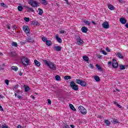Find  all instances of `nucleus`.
Returning <instances> with one entry per match:
<instances>
[{
  "mask_svg": "<svg viewBox=\"0 0 128 128\" xmlns=\"http://www.w3.org/2000/svg\"><path fill=\"white\" fill-rule=\"evenodd\" d=\"M112 66L114 68H118V61H116V60L114 59L113 60Z\"/></svg>",
  "mask_w": 128,
  "mask_h": 128,
  "instance_id": "obj_8",
  "label": "nucleus"
},
{
  "mask_svg": "<svg viewBox=\"0 0 128 128\" xmlns=\"http://www.w3.org/2000/svg\"><path fill=\"white\" fill-rule=\"evenodd\" d=\"M70 126L72 128H74V125L71 124V125H70Z\"/></svg>",
  "mask_w": 128,
  "mask_h": 128,
  "instance_id": "obj_56",
  "label": "nucleus"
},
{
  "mask_svg": "<svg viewBox=\"0 0 128 128\" xmlns=\"http://www.w3.org/2000/svg\"><path fill=\"white\" fill-rule=\"evenodd\" d=\"M125 26H126L127 28H128V23H127V24H125Z\"/></svg>",
  "mask_w": 128,
  "mask_h": 128,
  "instance_id": "obj_58",
  "label": "nucleus"
},
{
  "mask_svg": "<svg viewBox=\"0 0 128 128\" xmlns=\"http://www.w3.org/2000/svg\"><path fill=\"white\" fill-rule=\"evenodd\" d=\"M24 89H25L26 92H28V91L30 90V87H28V86H26V85H24Z\"/></svg>",
  "mask_w": 128,
  "mask_h": 128,
  "instance_id": "obj_26",
  "label": "nucleus"
},
{
  "mask_svg": "<svg viewBox=\"0 0 128 128\" xmlns=\"http://www.w3.org/2000/svg\"><path fill=\"white\" fill-rule=\"evenodd\" d=\"M96 67L98 70H100V72H102V67L100 66L98 64H96Z\"/></svg>",
  "mask_w": 128,
  "mask_h": 128,
  "instance_id": "obj_37",
  "label": "nucleus"
},
{
  "mask_svg": "<svg viewBox=\"0 0 128 128\" xmlns=\"http://www.w3.org/2000/svg\"><path fill=\"white\" fill-rule=\"evenodd\" d=\"M102 26L104 28H110V24L108 22H105L102 24Z\"/></svg>",
  "mask_w": 128,
  "mask_h": 128,
  "instance_id": "obj_10",
  "label": "nucleus"
},
{
  "mask_svg": "<svg viewBox=\"0 0 128 128\" xmlns=\"http://www.w3.org/2000/svg\"><path fill=\"white\" fill-rule=\"evenodd\" d=\"M112 124H118V121L116 119H114L112 121Z\"/></svg>",
  "mask_w": 128,
  "mask_h": 128,
  "instance_id": "obj_30",
  "label": "nucleus"
},
{
  "mask_svg": "<svg viewBox=\"0 0 128 128\" xmlns=\"http://www.w3.org/2000/svg\"><path fill=\"white\" fill-rule=\"evenodd\" d=\"M11 54L12 56H16V52H12Z\"/></svg>",
  "mask_w": 128,
  "mask_h": 128,
  "instance_id": "obj_40",
  "label": "nucleus"
},
{
  "mask_svg": "<svg viewBox=\"0 0 128 128\" xmlns=\"http://www.w3.org/2000/svg\"><path fill=\"white\" fill-rule=\"evenodd\" d=\"M12 46H14L15 48H16L18 46V43H16V42H13L12 43Z\"/></svg>",
  "mask_w": 128,
  "mask_h": 128,
  "instance_id": "obj_34",
  "label": "nucleus"
},
{
  "mask_svg": "<svg viewBox=\"0 0 128 128\" xmlns=\"http://www.w3.org/2000/svg\"><path fill=\"white\" fill-rule=\"evenodd\" d=\"M60 34H64V30H60Z\"/></svg>",
  "mask_w": 128,
  "mask_h": 128,
  "instance_id": "obj_52",
  "label": "nucleus"
},
{
  "mask_svg": "<svg viewBox=\"0 0 128 128\" xmlns=\"http://www.w3.org/2000/svg\"><path fill=\"white\" fill-rule=\"evenodd\" d=\"M31 98H33V100H34V98H35L34 96H31Z\"/></svg>",
  "mask_w": 128,
  "mask_h": 128,
  "instance_id": "obj_61",
  "label": "nucleus"
},
{
  "mask_svg": "<svg viewBox=\"0 0 128 128\" xmlns=\"http://www.w3.org/2000/svg\"><path fill=\"white\" fill-rule=\"evenodd\" d=\"M102 56L101 55H98V58H102Z\"/></svg>",
  "mask_w": 128,
  "mask_h": 128,
  "instance_id": "obj_54",
  "label": "nucleus"
},
{
  "mask_svg": "<svg viewBox=\"0 0 128 128\" xmlns=\"http://www.w3.org/2000/svg\"><path fill=\"white\" fill-rule=\"evenodd\" d=\"M26 42H34V38H32L29 37L26 38Z\"/></svg>",
  "mask_w": 128,
  "mask_h": 128,
  "instance_id": "obj_13",
  "label": "nucleus"
},
{
  "mask_svg": "<svg viewBox=\"0 0 128 128\" xmlns=\"http://www.w3.org/2000/svg\"><path fill=\"white\" fill-rule=\"evenodd\" d=\"M26 8L28 10V12H34V8H30L28 6H26Z\"/></svg>",
  "mask_w": 128,
  "mask_h": 128,
  "instance_id": "obj_17",
  "label": "nucleus"
},
{
  "mask_svg": "<svg viewBox=\"0 0 128 128\" xmlns=\"http://www.w3.org/2000/svg\"><path fill=\"white\" fill-rule=\"evenodd\" d=\"M17 98H18L20 99V98H22V96L18 95V96H17Z\"/></svg>",
  "mask_w": 128,
  "mask_h": 128,
  "instance_id": "obj_55",
  "label": "nucleus"
},
{
  "mask_svg": "<svg viewBox=\"0 0 128 128\" xmlns=\"http://www.w3.org/2000/svg\"><path fill=\"white\" fill-rule=\"evenodd\" d=\"M42 62L44 64L47 66H48V68H50V70H56V64H54L52 62L48 61L46 60H42Z\"/></svg>",
  "mask_w": 128,
  "mask_h": 128,
  "instance_id": "obj_1",
  "label": "nucleus"
},
{
  "mask_svg": "<svg viewBox=\"0 0 128 128\" xmlns=\"http://www.w3.org/2000/svg\"><path fill=\"white\" fill-rule=\"evenodd\" d=\"M108 8L109 10H114L116 8L114 6L111 5V4L108 5Z\"/></svg>",
  "mask_w": 128,
  "mask_h": 128,
  "instance_id": "obj_18",
  "label": "nucleus"
},
{
  "mask_svg": "<svg viewBox=\"0 0 128 128\" xmlns=\"http://www.w3.org/2000/svg\"><path fill=\"white\" fill-rule=\"evenodd\" d=\"M102 54H104V56H106V54H108V53H106V51L104 50H102Z\"/></svg>",
  "mask_w": 128,
  "mask_h": 128,
  "instance_id": "obj_43",
  "label": "nucleus"
},
{
  "mask_svg": "<svg viewBox=\"0 0 128 128\" xmlns=\"http://www.w3.org/2000/svg\"><path fill=\"white\" fill-rule=\"evenodd\" d=\"M40 4H44V6H46L48 4V1L46 0H39Z\"/></svg>",
  "mask_w": 128,
  "mask_h": 128,
  "instance_id": "obj_16",
  "label": "nucleus"
},
{
  "mask_svg": "<svg viewBox=\"0 0 128 128\" xmlns=\"http://www.w3.org/2000/svg\"><path fill=\"white\" fill-rule=\"evenodd\" d=\"M83 60L85 62H88V60H90V58H88V56H83Z\"/></svg>",
  "mask_w": 128,
  "mask_h": 128,
  "instance_id": "obj_25",
  "label": "nucleus"
},
{
  "mask_svg": "<svg viewBox=\"0 0 128 128\" xmlns=\"http://www.w3.org/2000/svg\"><path fill=\"white\" fill-rule=\"evenodd\" d=\"M94 80H95L96 82H98L100 80V78L98 76H94Z\"/></svg>",
  "mask_w": 128,
  "mask_h": 128,
  "instance_id": "obj_22",
  "label": "nucleus"
},
{
  "mask_svg": "<svg viewBox=\"0 0 128 128\" xmlns=\"http://www.w3.org/2000/svg\"><path fill=\"white\" fill-rule=\"evenodd\" d=\"M69 106L72 110H74V112H76V109L74 108V106L72 104H70Z\"/></svg>",
  "mask_w": 128,
  "mask_h": 128,
  "instance_id": "obj_19",
  "label": "nucleus"
},
{
  "mask_svg": "<svg viewBox=\"0 0 128 128\" xmlns=\"http://www.w3.org/2000/svg\"><path fill=\"white\" fill-rule=\"evenodd\" d=\"M112 64V62H108V66H110V65Z\"/></svg>",
  "mask_w": 128,
  "mask_h": 128,
  "instance_id": "obj_57",
  "label": "nucleus"
},
{
  "mask_svg": "<svg viewBox=\"0 0 128 128\" xmlns=\"http://www.w3.org/2000/svg\"><path fill=\"white\" fill-rule=\"evenodd\" d=\"M12 70H14V72H18V68L16 66H12V68H11Z\"/></svg>",
  "mask_w": 128,
  "mask_h": 128,
  "instance_id": "obj_28",
  "label": "nucleus"
},
{
  "mask_svg": "<svg viewBox=\"0 0 128 128\" xmlns=\"http://www.w3.org/2000/svg\"><path fill=\"white\" fill-rule=\"evenodd\" d=\"M24 20H25V22H30V18L25 17L24 18Z\"/></svg>",
  "mask_w": 128,
  "mask_h": 128,
  "instance_id": "obj_38",
  "label": "nucleus"
},
{
  "mask_svg": "<svg viewBox=\"0 0 128 128\" xmlns=\"http://www.w3.org/2000/svg\"><path fill=\"white\" fill-rule=\"evenodd\" d=\"M92 24H96V22H94V20L92 21Z\"/></svg>",
  "mask_w": 128,
  "mask_h": 128,
  "instance_id": "obj_59",
  "label": "nucleus"
},
{
  "mask_svg": "<svg viewBox=\"0 0 128 128\" xmlns=\"http://www.w3.org/2000/svg\"><path fill=\"white\" fill-rule=\"evenodd\" d=\"M20 44H26V40H25V42H21Z\"/></svg>",
  "mask_w": 128,
  "mask_h": 128,
  "instance_id": "obj_48",
  "label": "nucleus"
},
{
  "mask_svg": "<svg viewBox=\"0 0 128 128\" xmlns=\"http://www.w3.org/2000/svg\"><path fill=\"white\" fill-rule=\"evenodd\" d=\"M18 12H22V10H24V8L22 6H18Z\"/></svg>",
  "mask_w": 128,
  "mask_h": 128,
  "instance_id": "obj_29",
  "label": "nucleus"
},
{
  "mask_svg": "<svg viewBox=\"0 0 128 128\" xmlns=\"http://www.w3.org/2000/svg\"><path fill=\"white\" fill-rule=\"evenodd\" d=\"M76 40L77 42V44L79 46H82V44H84V40H82L80 36H76Z\"/></svg>",
  "mask_w": 128,
  "mask_h": 128,
  "instance_id": "obj_6",
  "label": "nucleus"
},
{
  "mask_svg": "<svg viewBox=\"0 0 128 128\" xmlns=\"http://www.w3.org/2000/svg\"><path fill=\"white\" fill-rule=\"evenodd\" d=\"M66 2V4H68V6H70V2H68V0H64Z\"/></svg>",
  "mask_w": 128,
  "mask_h": 128,
  "instance_id": "obj_47",
  "label": "nucleus"
},
{
  "mask_svg": "<svg viewBox=\"0 0 128 128\" xmlns=\"http://www.w3.org/2000/svg\"><path fill=\"white\" fill-rule=\"evenodd\" d=\"M117 106H118L119 108H122V106H120V104H117Z\"/></svg>",
  "mask_w": 128,
  "mask_h": 128,
  "instance_id": "obj_51",
  "label": "nucleus"
},
{
  "mask_svg": "<svg viewBox=\"0 0 128 128\" xmlns=\"http://www.w3.org/2000/svg\"><path fill=\"white\" fill-rule=\"evenodd\" d=\"M1 126H2V128H8V126H6V124L2 125Z\"/></svg>",
  "mask_w": 128,
  "mask_h": 128,
  "instance_id": "obj_39",
  "label": "nucleus"
},
{
  "mask_svg": "<svg viewBox=\"0 0 128 128\" xmlns=\"http://www.w3.org/2000/svg\"><path fill=\"white\" fill-rule=\"evenodd\" d=\"M48 104H52V101L50 99H48Z\"/></svg>",
  "mask_w": 128,
  "mask_h": 128,
  "instance_id": "obj_45",
  "label": "nucleus"
},
{
  "mask_svg": "<svg viewBox=\"0 0 128 128\" xmlns=\"http://www.w3.org/2000/svg\"><path fill=\"white\" fill-rule=\"evenodd\" d=\"M1 5L2 6H6V4H4V3H2L1 4Z\"/></svg>",
  "mask_w": 128,
  "mask_h": 128,
  "instance_id": "obj_62",
  "label": "nucleus"
},
{
  "mask_svg": "<svg viewBox=\"0 0 128 128\" xmlns=\"http://www.w3.org/2000/svg\"><path fill=\"white\" fill-rule=\"evenodd\" d=\"M119 2H120L121 4L122 3V0H119Z\"/></svg>",
  "mask_w": 128,
  "mask_h": 128,
  "instance_id": "obj_64",
  "label": "nucleus"
},
{
  "mask_svg": "<svg viewBox=\"0 0 128 128\" xmlns=\"http://www.w3.org/2000/svg\"><path fill=\"white\" fill-rule=\"evenodd\" d=\"M70 86L74 90H78V86L76 85L74 82L72 81L70 82Z\"/></svg>",
  "mask_w": 128,
  "mask_h": 128,
  "instance_id": "obj_4",
  "label": "nucleus"
},
{
  "mask_svg": "<svg viewBox=\"0 0 128 128\" xmlns=\"http://www.w3.org/2000/svg\"><path fill=\"white\" fill-rule=\"evenodd\" d=\"M34 62L35 64V65L36 66H40V62L38 61V60H34Z\"/></svg>",
  "mask_w": 128,
  "mask_h": 128,
  "instance_id": "obj_20",
  "label": "nucleus"
},
{
  "mask_svg": "<svg viewBox=\"0 0 128 128\" xmlns=\"http://www.w3.org/2000/svg\"><path fill=\"white\" fill-rule=\"evenodd\" d=\"M78 108L82 114H86V110L84 106H80Z\"/></svg>",
  "mask_w": 128,
  "mask_h": 128,
  "instance_id": "obj_7",
  "label": "nucleus"
},
{
  "mask_svg": "<svg viewBox=\"0 0 128 128\" xmlns=\"http://www.w3.org/2000/svg\"><path fill=\"white\" fill-rule=\"evenodd\" d=\"M4 82H5V83L6 84V86H8V83L10 82V80H5Z\"/></svg>",
  "mask_w": 128,
  "mask_h": 128,
  "instance_id": "obj_41",
  "label": "nucleus"
},
{
  "mask_svg": "<svg viewBox=\"0 0 128 128\" xmlns=\"http://www.w3.org/2000/svg\"><path fill=\"white\" fill-rule=\"evenodd\" d=\"M90 68H94V64H90L89 65Z\"/></svg>",
  "mask_w": 128,
  "mask_h": 128,
  "instance_id": "obj_44",
  "label": "nucleus"
},
{
  "mask_svg": "<svg viewBox=\"0 0 128 128\" xmlns=\"http://www.w3.org/2000/svg\"><path fill=\"white\" fill-rule=\"evenodd\" d=\"M117 56H118L119 58H124V56H122V53L118 52L117 53Z\"/></svg>",
  "mask_w": 128,
  "mask_h": 128,
  "instance_id": "obj_21",
  "label": "nucleus"
},
{
  "mask_svg": "<svg viewBox=\"0 0 128 128\" xmlns=\"http://www.w3.org/2000/svg\"><path fill=\"white\" fill-rule=\"evenodd\" d=\"M17 128H24V127L20 125H18Z\"/></svg>",
  "mask_w": 128,
  "mask_h": 128,
  "instance_id": "obj_50",
  "label": "nucleus"
},
{
  "mask_svg": "<svg viewBox=\"0 0 128 128\" xmlns=\"http://www.w3.org/2000/svg\"><path fill=\"white\" fill-rule=\"evenodd\" d=\"M76 84H80L82 86H86V81H84L80 79H76Z\"/></svg>",
  "mask_w": 128,
  "mask_h": 128,
  "instance_id": "obj_3",
  "label": "nucleus"
},
{
  "mask_svg": "<svg viewBox=\"0 0 128 128\" xmlns=\"http://www.w3.org/2000/svg\"><path fill=\"white\" fill-rule=\"evenodd\" d=\"M22 64L24 66H28L30 64V59L23 57L22 60Z\"/></svg>",
  "mask_w": 128,
  "mask_h": 128,
  "instance_id": "obj_5",
  "label": "nucleus"
},
{
  "mask_svg": "<svg viewBox=\"0 0 128 128\" xmlns=\"http://www.w3.org/2000/svg\"><path fill=\"white\" fill-rule=\"evenodd\" d=\"M42 40L43 42H46V41L48 40V38L46 37H44V36L42 37Z\"/></svg>",
  "mask_w": 128,
  "mask_h": 128,
  "instance_id": "obj_36",
  "label": "nucleus"
},
{
  "mask_svg": "<svg viewBox=\"0 0 128 128\" xmlns=\"http://www.w3.org/2000/svg\"><path fill=\"white\" fill-rule=\"evenodd\" d=\"M55 38L56 40H57V42H59L60 44H61V42H62V38H60L59 36H58V34H56L55 36Z\"/></svg>",
  "mask_w": 128,
  "mask_h": 128,
  "instance_id": "obj_12",
  "label": "nucleus"
},
{
  "mask_svg": "<svg viewBox=\"0 0 128 128\" xmlns=\"http://www.w3.org/2000/svg\"><path fill=\"white\" fill-rule=\"evenodd\" d=\"M32 24L34 26H38V22L36 21H34L32 22Z\"/></svg>",
  "mask_w": 128,
  "mask_h": 128,
  "instance_id": "obj_42",
  "label": "nucleus"
},
{
  "mask_svg": "<svg viewBox=\"0 0 128 128\" xmlns=\"http://www.w3.org/2000/svg\"><path fill=\"white\" fill-rule=\"evenodd\" d=\"M114 104H116V106H118V102H114Z\"/></svg>",
  "mask_w": 128,
  "mask_h": 128,
  "instance_id": "obj_53",
  "label": "nucleus"
},
{
  "mask_svg": "<svg viewBox=\"0 0 128 128\" xmlns=\"http://www.w3.org/2000/svg\"><path fill=\"white\" fill-rule=\"evenodd\" d=\"M55 80H60V76L58 75H56V76H55Z\"/></svg>",
  "mask_w": 128,
  "mask_h": 128,
  "instance_id": "obj_31",
  "label": "nucleus"
},
{
  "mask_svg": "<svg viewBox=\"0 0 128 128\" xmlns=\"http://www.w3.org/2000/svg\"><path fill=\"white\" fill-rule=\"evenodd\" d=\"M120 22L122 24H126V20L124 18H120Z\"/></svg>",
  "mask_w": 128,
  "mask_h": 128,
  "instance_id": "obj_11",
  "label": "nucleus"
},
{
  "mask_svg": "<svg viewBox=\"0 0 128 128\" xmlns=\"http://www.w3.org/2000/svg\"><path fill=\"white\" fill-rule=\"evenodd\" d=\"M120 70H126V66H124V65L120 66Z\"/></svg>",
  "mask_w": 128,
  "mask_h": 128,
  "instance_id": "obj_35",
  "label": "nucleus"
},
{
  "mask_svg": "<svg viewBox=\"0 0 128 128\" xmlns=\"http://www.w3.org/2000/svg\"><path fill=\"white\" fill-rule=\"evenodd\" d=\"M16 88H18V86H16L13 89L14 90V89L16 90Z\"/></svg>",
  "mask_w": 128,
  "mask_h": 128,
  "instance_id": "obj_63",
  "label": "nucleus"
},
{
  "mask_svg": "<svg viewBox=\"0 0 128 128\" xmlns=\"http://www.w3.org/2000/svg\"><path fill=\"white\" fill-rule=\"evenodd\" d=\"M82 32H84V34H86V32H88V28H86V26H83L82 28H81Z\"/></svg>",
  "mask_w": 128,
  "mask_h": 128,
  "instance_id": "obj_15",
  "label": "nucleus"
},
{
  "mask_svg": "<svg viewBox=\"0 0 128 128\" xmlns=\"http://www.w3.org/2000/svg\"><path fill=\"white\" fill-rule=\"evenodd\" d=\"M28 4H30L31 6H32V8H38V6H40V3L38 2L36 0H28Z\"/></svg>",
  "mask_w": 128,
  "mask_h": 128,
  "instance_id": "obj_2",
  "label": "nucleus"
},
{
  "mask_svg": "<svg viewBox=\"0 0 128 128\" xmlns=\"http://www.w3.org/2000/svg\"><path fill=\"white\" fill-rule=\"evenodd\" d=\"M0 110H2V112H4V108H2V106L0 105Z\"/></svg>",
  "mask_w": 128,
  "mask_h": 128,
  "instance_id": "obj_49",
  "label": "nucleus"
},
{
  "mask_svg": "<svg viewBox=\"0 0 128 128\" xmlns=\"http://www.w3.org/2000/svg\"><path fill=\"white\" fill-rule=\"evenodd\" d=\"M46 46H52V41L51 40H48L47 41H46Z\"/></svg>",
  "mask_w": 128,
  "mask_h": 128,
  "instance_id": "obj_24",
  "label": "nucleus"
},
{
  "mask_svg": "<svg viewBox=\"0 0 128 128\" xmlns=\"http://www.w3.org/2000/svg\"><path fill=\"white\" fill-rule=\"evenodd\" d=\"M84 22L85 23V24L87 26H90V21L84 20Z\"/></svg>",
  "mask_w": 128,
  "mask_h": 128,
  "instance_id": "obj_33",
  "label": "nucleus"
},
{
  "mask_svg": "<svg viewBox=\"0 0 128 128\" xmlns=\"http://www.w3.org/2000/svg\"><path fill=\"white\" fill-rule=\"evenodd\" d=\"M104 123L106 124L107 126H110V122L108 120H104Z\"/></svg>",
  "mask_w": 128,
  "mask_h": 128,
  "instance_id": "obj_27",
  "label": "nucleus"
},
{
  "mask_svg": "<svg viewBox=\"0 0 128 128\" xmlns=\"http://www.w3.org/2000/svg\"><path fill=\"white\" fill-rule=\"evenodd\" d=\"M106 50L108 52H110V48H108V47H106Z\"/></svg>",
  "mask_w": 128,
  "mask_h": 128,
  "instance_id": "obj_46",
  "label": "nucleus"
},
{
  "mask_svg": "<svg viewBox=\"0 0 128 128\" xmlns=\"http://www.w3.org/2000/svg\"><path fill=\"white\" fill-rule=\"evenodd\" d=\"M23 30L26 32V34H30V28H28V26H24L22 27Z\"/></svg>",
  "mask_w": 128,
  "mask_h": 128,
  "instance_id": "obj_9",
  "label": "nucleus"
},
{
  "mask_svg": "<svg viewBox=\"0 0 128 128\" xmlns=\"http://www.w3.org/2000/svg\"><path fill=\"white\" fill-rule=\"evenodd\" d=\"M38 10L39 12L38 14L39 16H42V14H44V10H42V8H38Z\"/></svg>",
  "mask_w": 128,
  "mask_h": 128,
  "instance_id": "obj_23",
  "label": "nucleus"
},
{
  "mask_svg": "<svg viewBox=\"0 0 128 128\" xmlns=\"http://www.w3.org/2000/svg\"><path fill=\"white\" fill-rule=\"evenodd\" d=\"M72 78V76H64V80H70Z\"/></svg>",
  "mask_w": 128,
  "mask_h": 128,
  "instance_id": "obj_32",
  "label": "nucleus"
},
{
  "mask_svg": "<svg viewBox=\"0 0 128 128\" xmlns=\"http://www.w3.org/2000/svg\"><path fill=\"white\" fill-rule=\"evenodd\" d=\"M54 50H55L56 52H60V50H62V47L60 46H54Z\"/></svg>",
  "mask_w": 128,
  "mask_h": 128,
  "instance_id": "obj_14",
  "label": "nucleus"
},
{
  "mask_svg": "<svg viewBox=\"0 0 128 128\" xmlns=\"http://www.w3.org/2000/svg\"><path fill=\"white\" fill-rule=\"evenodd\" d=\"M19 76H22V72H20V73H19Z\"/></svg>",
  "mask_w": 128,
  "mask_h": 128,
  "instance_id": "obj_60",
  "label": "nucleus"
}]
</instances>
